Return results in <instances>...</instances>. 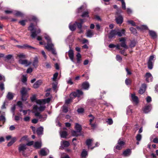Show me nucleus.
Segmentation results:
<instances>
[{
  "label": "nucleus",
  "instance_id": "1",
  "mask_svg": "<svg viewBox=\"0 0 158 158\" xmlns=\"http://www.w3.org/2000/svg\"><path fill=\"white\" fill-rule=\"evenodd\" d=\"M44 38L47 41V45L45 46V48L48 51H51L53 54L56 55V52L55 49L53 48L54 45L52 43L50 37L48 35L46 34L44 36Z\"/></svg>",
  "mask_w": 158,
  "mask_h": 158
},
{
  "label": "nucleus",
  "instance_id": "2",
  "mask_svg": "<svg viewBox=\"0 0 158 158\" xmlns=\"http://www.w3.org/2000/svg\"><path fill=\"white\" fill-rule=\"evenodd\" d=\"M83 94L82 91L80 90H77L76 91L71 93L70 95V98L65 101V103L69 104L73 98L76 97H79Z\"/></svg>",
  "mask_w": 158,
  "mask_h": 158
},
{
  "label": "nucleus",
  "instance_id": "3",
  "mask_svg": "<svg viewBox=\"0 0 158 158\" xmlns=\"http://www.w3.org/2000/svg\"><path fill=\"white\" fill-rule=\"evenodd\" d=\"M38 107L37 105H34L33 106V110L34 111L33 113H34L35 116L38 117L40 121L43 122L46 120L47 118V115L45 114L43 115H41L40 113L37 112Z\"/></svg>",
  "mask_w": 158,
  "mask_h": 158
},
{
  "label": "nucleus",
  "instance_id": "4",
  "mask_svg": "<svg viewBox=\"0 0 158 158\" xmlns=\"http://www.w3.org/2000/svg\"><path fill=\"white\" fill-rule=\"evenodd\" d=\"M34 29V25L32 23H31L28 27V30L31 32V36L32 38H35L38 34L40 33L41 32L40 29H38L36 31H33Z\"/></svg>",
  "mask_w": 158,
  "mask_h": 158
},
{
  "label": "nucleus",
  "instance_id": "5",
  "mask_svg": "<svg viewBox=\"0 0 158 158\" xmlns=\"http://www.w3.org/2000/svg\"><path fill=\"white\" fill-rule=\"evenodd\" d=\"M51 101V98H49L43 99H39L36 101V103L40 105L42 104H45L46 103H48Z\"/></svg>",
  "mask_w": 158,
  "mask_h": 158
},
{
  "label": "nucleus",
  "instance_id": "6",
  "mask_svg": "<svg viewBox=\"0 0 158 158\" xmlns=\"http://www.w3.org/2000/svg\"><path fill=\"white\" fill-rule=\"evenodd\" d=\"M19 63L21 64L24 65L25 66H27L31 64V62L28 61L26 59H20L19 60Z\"/></svg>",
  "mask_w": 158,
  "mask_h": 158
},
{
  "label": "nucleus",
  "instance_id": "7",
  "mask_svg": "<svg viewBox=\"0 0 158 158\" xmlns=\"http://www.w3.org/2000/svg\"><path fill=\"white\" fill-rule=\"evenodd\" d=\"M27 91L26 88L25 87H23L21 90L20 92L22 95V99L23 101H26V98L24 97L26 95Z\"/></svg>",
  "mask_w": 158,
  "mask_h": 158
},
{
  "label": "nucleus",
  "instance_id": "8",
  "mask_svg": "<svg viewBox=\"0 0 158 158\" xmlns=\"http://www.w3.org/2000/svg\"><path fill=\"white\" fill-rule=\"evenodd\" d=\"M88 117L90 118L89 119V124L93 128H95L96 127V124L95 123H92L94 120L95 117L91 114L89 115Z\"/></svg>",
  "mask_w": 158,
  "mask_h": 158
},
{
  "label": "nucleus",
  "instance_id": "9",
  "mask_svg": "<svg viewBox=\"0 0 158 158\" xmlns=\"http://www.w3.org/2000/svg\"><path fill=\"white\" fill-rule=\"evenodd\" d=\"M146 80L148 82H150L152 81L153 77L152 74L149 73H147L145 75Z\"/></svg>",
  "mask_w": 158,
  "mask_h": 158
},
{
  "label": "nucleus",
  "instance_id": "10",
  "mask_svg": "<svg viewBox=\"0 0 158 158\" xmlns=\"http://www.w3.org/2000/svg\"><path fill=\"white\" fill-rule=\"evenodd\" d=\"M80 23H78L76 22V26H77L78 28L80 30V31L79 32L80 33H82L83 32V31L81 30L82 24L83 23L84 21L83 19H81Z\"/></svg>",
  "mask_w": 158,
  "mask_h": 158
},
{
  "label": "nucleus",
  "instance_id": "11",
  "mask_svg": "<svg viewBox=\"0 0 158 158\" xmlns=\"http://www.w3.org/2000/svg\"><path fill=\"white\" fill-rule=\"evenodd\" d=\"M49 153V150L46 148L42 149L40 152V154L42 156H45L48 154Z\"/></svg>",
  "mask_w": 158,
  "mask_h": 158
},
{
  "label": "nucleus",
  "instance_id": "12",
  "mask_svg": "<svg viewBox=\"0 0 158 158\" xmlns=\"http://www.w3.org/2000/svg\"><path fill=\"white\" fill-rule=\"evenodd\" d=\"M93 139H87L86 141V145L88 146L89 148H90L91 149H93L95 147H91L92 146V143L93 141Z\"/></svg>",
  "mask_w": 158,
  "mask_h": 158
},
{
  "label": "nucleus",
  "instance_id": "13",
  "mask_svg": "<svg viewBox=\"0 0 158 158\" xmlns=\"http://www.w3.org/2000/svg\"><path fill=\"white\" fill-rule=\"evenodd\" d=\"M147 86L146 84H142L141 87L139 90V93L140 94H143L145 91Z\"/></svg>",
  "mask_w": 158,
  "mask_h": 158
},
{
  "label": "nucleus",
  "instance_id": "14",
  "mask_svg": "<svg viewBox=\"0 0 158 158\" xmlns=\"http://www.w3.org/2000/svg\"><path fill=\"white\" fill-rule=\"evenodd\" d=\"M152 109L151 105L146 106L143 109V111L145 113H147L150 112Z\"/></svg>",
  "mask_w": 158,
  "mask_h": 158
},
{
  "label": "nucleus",
  "instance_id": "15",
  "mask_svg": "<svg viewBox=\"0 0 158 158\" xmlns=\"http://www.w3.org/2000/svg\"><path fill=\"white\" fill-rule=\"evenodd\" d=\"M27 149L26 144H22L19 145L18 148V150L19 152L21 151L23 152Z\"/></svg>",
  "mask_w": 158,
  "mask_h": 158
},
{
  "label": "nucleus",
  "instance_id": "16",
  "mask_svg": "<svg viewBox=\"0 0 158 158\" xmlns=\"http://www.w3.org/2000/svg\"><path fill=\"white\" fill-rule=\"evenodd\" d=\"M60 144L61 146L60 147L64 148L67 147L69 146L70 145V143L68 141H64L61 142Z\"/></svg>",
  "mask_w": 158,
  "mask_h": 158
},
{
  "label": "nucleus",
  "instance_id": "17",
  "mask_svg": "<svg viewBox=\"0 0 158 158\" xmlns=\"http://www.w3.org/2000/svg\"><path fill=\"white\" fill-rule=\"evenodd\" d=\"M116 35H117L116 30H112L110 31L108 37L109 38L111 39Z\"/></svg>",
  "mask_w": 158,
  "mask_h": 158
},
{
  "label": "nucleus",
  "instance_id": "18",
  "mask_svg": "<svg viewBox=\"0 0 158 158\" xmlns=\"http://www.w3.org/2000/svg\"><path fill=\"white\" fill-rule=\"evenodd\" d=\"M131 98L133 102H135L136 104L138 103L139 102L138 98L135 95V94H131Z\"/></svg>",
  "mask_w": 158,
  "mask_h": 158
},
{
  "label": "nucleus",
  "instance_id": "19",
  "mask_svg": "<svg viewBox=\"0 0 158 158\" xmlns=\"http://www.w3.org/2000/svg\"><path fill=\"white\" fill-rule=\"evenodd\" d=\"M149 35L153 39H154L157 37L155 31L149 30Z\"/></svg>",
  "mask_w": 158,
  "mask_h": 158
},
{
  "label": "nucleus",
  "instance_id": "20",
  "mask_svg": "<svg viewBox=\"0 0 158 158\" xmlns=\"http://www.w3.org/2000/svg\"><path fill=\"white\" fill-rule=\"evenodd\" d=\"M89 85L88 82H83L82 85V88L85 89L87 90L88 89Z\"/></svg>",
  "mask_w": 158,
  "mask_h": 158
},
{
  "label": "nucleus",
  "instance_id": "21",
  "mask_svg": "<svg viewBox=\"0 0 158 158\" xmlns=\"http://www.w3.org/2000/svg\"><path fill=\"white\" fill-rule=\"evenodd\" d=\"M94 35V33L92 30H88L87 31L86 35L87 37L91 38Z\"/></svg>",
  "mask_w": 158,
  "mask_h": 158
},
{
  "label": "nucleus",
  "instance_id": "22",
  "mask_svg": "<svg viewBox=\"0 0 158 158\" xmlns=\"http://www.w3.org/2000/svg\"><path fill=\"white\" fill-rule=\"evenodd\" d=\"M131 149H128L123 152V154L125 156H129L131 154Z\"/></svg>",
  "mask_w": 158,
  "mask_h": 158
},
{
  "label": "nucleus",
  "instance_id": "23",
  "mask_svg": "<svg viewBox=\"0 0 158 158\" xmlns=\"http://www.w3.org/2000/svg\"><path fill=\"white\" fill-rule=\"evenodd\" d=\"M68 54L70 59L72 61H73L74 53L73 50H70L68 52Z\"/></svg>",
  "mask_w": 158,
  "mask_h": 158
},
{
  "label": "nucleus",
  "instance_id": "24",
  "mask_svg": "<svg viewBox=\"0 0 158 158\" xmlns=\"http://www.w3.org/2000/svg\"><path fill=\"white\" fill-rule=\"evenodd\" d=\"M44 128L42 127H40L39 128H38L36 132L38 135H42L43 134Z\"/></svg>",
  "mask_w": 158,
  "mask_h": 158
},
{
  "label": "nucleus",
  "instance_id": "25",
  "mask_svg": "<svg viewBox=\"0 0 158 158\" xmlns=\"http://www.w3.org/2000/svg\"><path fill=\"white\" fill-rule=\"evenodd\" d=\"M42 81L41 80H39L35 83L33 85V87L35 88H37L39 87V86L42 84Z\"/></svg>",
  "mask_w": 158,
  "mask_h": 158
},
{
  "label": "nucleus",
  "instance_id": "26",
  "mask_svg": "<svg viewBox=\"0 0 158 158\" xmlns=\"http://www.w3.org/2000/svg\"><path fill=\"white\" fill-rule=\"evenodd\" d=\"M123 18L122 16L120 15L116 18V20L118 24H121L123 22Z\"/></svg>",
  "mask_w": 158,
  "mask_h": 158
},
{
  "label": "nucleus",
  "instance_id": "27",
  "mask_svg": "<svg viewBox=\"0 0 158 158\" xmlns=\"http://www.w3.org/2000/svg\"><path fill=\"white\" fill-rule=\"evenodd\" d=\"M125 31L124 29H122L119 31L118 30H116L117 35L119 36H122L124 34Z\"/></svg>",
  "mask_w": 158,
  "mask_h": 158
},
{
  "label": "nucleus",
  "instance_id": "28",
  "mask_svg": "<svg viewBox=\"0 0 158 158\" xmlns=\"http://www.w3.org/2000/svg\"><path fill=\"white\" fill-rule=\"evenodd\" d=\"M14 14L16 16H20L22 17L24 15V14L21 12L15 10L13 12Z\"/></svg>",
  "mask_w": 158,
  "mask_h": 158
},
{
  "label": "nucleus",
  "instance_id": "29",
  "mask_svg": "<svg viewBox=\"0 0 158 158\" xmlns=\"http://www.w3.org/2000/svg\"><path fill=\"white\" fill-rule=\"evenodd\" d=\"M75 128L76 130L77 131L79 132H80L82 130L81 126L79 125L78 123H76Z\"/></svg>",
  "mask_w": 158,
  "mask_h": 158
},
{
  "label": "nucleus",
  "instance_id": "30",
  "mask_svg": "<svg viewBox=\"0 0 158 158\" xmlns=\"http://www.w3.org/2000/svg\"><path fill=\"white\" fill-rule=\"evenodd\" d=\"M76 22L73 24H72L71 23H70L69 25V27L70 29L72 31H74L76 29Z\"/></svg>",
  "mask_w": 158,
  "mask_h": 158
},
{
  "label": "nucleus",
  "instance_id": "31",
  "mask_svg": "<svg viewBox=\"0 0 158 158\" xmlns=\"http://www.w3.org/2000/svg\"><path fill=\"white\" fill-rule=\"evenodd\" d=\"M34 147L36 148H40L41 147V141L40 142H36L35 143Z\"/></svg>",
  "mask_w": 158,
  "mask_h": 158
},
{
  "label": "nucleus",
  "instance_id": "32",
  "mask_svg": "<svg viewBox=\"0 0 158 158\" xmlns=\"http://www.w3.org/2000/svg\"><path fill=\"white\" fill-rule=\"evenodd\" d=\"M60 136L61 138H65L67 135V132L65 131H63L60 133Z\"/></svg>",
  "mask_w": 158,
  "mask_h": 158
},
{
  "label": "nucleus",
  "instance_id": "33",
  "mask_svg": "<svg viewBox=\"0 0 158 158\" xmlns=\"http://www.w3.org/2000/svg\"><path fill=\"white\" fill-rule=\"evenodd\" d=\"M136 44V41L135 40H131V43L129 45V46L131 48H132L135 46Z\"/></svg>",
  "mask_w": 158,
  "mask_h": 158
},
{
  "label": "nucleus",
  "instance_id": "34",
  "mask_svg": "<svg viewBox=\"0 0 158 158\" xmlns=\"http://www.w3.org/2000/svg\"><path fill=\"white\" fill-rule=\"evenodd\" d=\"M17 57L19 58V60L23 59L26 58V55L23 53H20L17 55Z\"/></svg>",
  "mask_w": 158,
  "mask_h": 158
},
{
  "label": "nucleus",
  "instance_id": "35",
  "mask_svg": "<svg viewBox=\"0 0 158 158\" xmlns=\"http://www.w3.org/2000/svg\"><path fill=\"white\" fill-rule=\"evenodd\" d=\"M23 49L27 48L28 49H30L32 48L33 49H36L34 47H32L30 45H28L27 44H25L23 45Z\"/></svg>",
  "mask_w": 158,
  "mask_h": 158
},
{
  "label": "nucleus",
  "instance_id": "36",
  "mask_svg": "<svg viewBox=\"0 0 158 158\" xmlns=\"http://www.w3.org/2000/svg\"><path fill=\"white\" fill-rule=\"evenodd\" d=\"M132 113V110L131 109V106H128L127 109V114L128 115H130Z\"/></svg>",
  "mask_w": 158,
  "mask_h": 158
},
{
  "label": "nucleus",
  "instance_id": "37",
  "mask_svg": "<svg viewBox=\"0 0 158 158\" xmlns=\"http://www.w3.org/2000/svg\"><path fill=\"white\" fill-rule=\"evenodd\" d=\"M154 62L148 61V68L150 69H152L153 63Z\"/></svg>",
  "mask_w": 158,
  "mask_h": 158
},
{
  "label": "nucleus",
  "instance_id": "38",
  "mask_svg": "<svg viewBox=\"0 0 158 158\" xmlns=\"http://www.w3.org/2000/svg\"><path fill=\"white\" fill-rule=\"evenodd\" d=\"M7 98L10 100H11L13 98V95L12 93L9 92L7 95Z\"/></svg>",
  "mask_w": 158,
  "mask_h": 158
},
{
  "label": "nucleus",
  "instance_id": "39",
  "mask_svg": "<svg viewBox=\"0 0 158 158\" xmlns=\"http://www.w3.org/2000/svg\"><path fill=\"white\" fill-rule=\"evenodd\" d=\"M121 46L125 49H128V47L127 45L126 42H121L120 44Z\"/></svg>",
  "mask_w": 158,
  "mask_h": 158
},
{
  "label": "nucleus",
  "instance_id": "40",
  "mask_svg": "<svg viewBox=\"0 0 158 158\" xmlns=\"http://www.w3.org/2000/svg\"><path fill=\"white\" fill-rule=\"evenodd\" d=\"M38 63V60L37 57L35 58L33 63V65L35 67H36Z\"/></svg>",
  "mask_w": 158,
  "mask_h": 158
},
{
  "label": "nucleus",
  "instance_id": "41",
  "mask_svg": "<svg viewBox=\"0 0 158 158\" xmlns=\"http://www.w3.org/2000/svg\"><path fill=\"white\" fill-rule=\"evenodd\" d=\"M37 111L38 110L40 111H42L45 110V106H40V107L37 106Z\"/></svg>",
  "mask_w": 158,
  "mask_h": 158
},
{
  "label": "nucleus",
  "instance_id": "42",
  "mask_svg": "<svg viewBox=\"0 0 158 158\" xmlns=\"http://www.w3.org/2000/svg\"><path fill=\"white\" fill-rule=\"evenodd\" d=\"M87 155V152L85 150H83L81 153V156L82 157H86Z\"/></svg>",
  "mask_w": 158,
  "mask_h": 158
},
{
  "label": "nucleus",
  "instance_id": "43",
  "mask_svg": "<svg viewBox=\"0 0 158 158\" xmlns=\"http://www.w3.org/2000/svg\"><path fill=\"white\" fill-rule=\"evenodd\" d=\"M118 144L120 145L123 146L124 144V142L122 140L121 138H120L118 141Z\"/></svg>",
  "mask_w": 158,
  "mask_h": 158
},
{
  "label": "nucleus",
  "instance_id": "44",
  "mask_svg": "<svg viewBox=\"0 0 158 158\" xmlns=\"http://www.w3.org/2000/svg\"><path fill=\"white\" fill-rule=\"evenodd\" d=\"M88 14L89 12L87 11L84 12L81 15V16L82 17H88L89 16Z\"/></svg>",
  "mask_w": 158,
  "mask_h": 158
},
{
  "label": "nucleus",
  "instance_id": "45",
  "mask_svg": "<svg viewBox=\"0 0 158 158\" xmlns=\"http://www.w3.org/2000/svg\"><path fill=\"white\" fill-rule=\"evenodd\" d=\"M130 30L133 34H135L137 33L136 30L135 28L131 27L130 28Z\"/></svg>",
  "mask_w": 158,
  "mask_h": 158
},
{
  "label": "nucleus",
  "instance_id": "46",
  "mask_svg": "<svg viewBox=\"0 0 158 158\" xmlns=\"http://www.w3.org/2000/svg\"><path fill=\"white\" fill-rule=\"evenodd\" d=\"M136 139L138 141H140L142 139V135L139 134H138L136 137Z\"/></svg>",
  "mask_w": 158,
  "mask_h": 158
},
{
  "label": "nucleus",
  "instance_id": "47",
  "mask_svg": "<svg viewBox=\"0 0 158 158\" xmlns=\"http://www.w3.org/2000/svg\"><path fill=\"white\" fill-rule=\"evenodd\" d=\"M125 82L126 85H128L131 84V80L130 79L127 78L125 80Z\"/></svg>",
  "mask_w": 158,
  "mask_h": 158
},
{
  "label": "nucleus",
  "instance_id": "48",
  "mask_svg": "<svg viewBox=\"0 0 158 158\" xmlns=\"http://www.w3.org/2000/svg\"><path fill=\"white\" fill-rule=\"evenodd\" d=\"M116 59L119 62H121L122 60V58L120 56L118 55H116Z\"/></svg>",
  "mask_w": 158,
  "mask_h": 158
},
{
  "label": "nucleus",
  "instance_id": "49",
  "mask_svg": "<svg viewBox=\"0 0 158 158\" xmlns=\"http://www.w3.org/2000/svg\"><path fill=\"white\" fill-rule=\"evenodd\" d=\"M63 110L64 112L67 113L68 111L67 106L64 105L63 107Z\"/></svg>",
  "mask_w": 158,
  "mask_h": 158
},
{
  "label": "nucleus",
  "instance_id": "50",
  "mask_svg": "<svg viewBox=\"0 0 158 158\" xmlns=\"http://www.w3.org/2000/svg\"><path fill=\"white\" fill-rule=\"evenodd\" d=\"M122 4V8L123 9L125 10L126 9V4L124 0H121Z\"/></svg>",
  "mask_w": 158,
  "mask_h": 158
},
{
  "label": "nucleus",
  "instance_id": "51",
  "mask_svg": "<svg viewBox=\"0 0 158 158\" xmlns=\"http://www.w3.org/2000/svg\"><path fill=\"white\" fill-rule=\"evenodd\" d=\"M106 122L108 124L110 125L112 124L113 123V120L111 118L108 119L106 121Z\"/></svg>",
  "mask_w": 158,
  "mask_h": 158
},
{
  "label": "nucleus",
  "instance_id": "52",
  "mask_svg": "<svg viewBox=\"0 0 158 158\" xmlns=\"http://www.w3.org/2000/svg\"><path fill=\"white\" fill-rule=\"evenodd\" d=\"M58 73H55L53 77V81H55L58 76Z\"/></svg>",
  "mask_w": 158,
  "mask_h": 158
},
{
  "label": "nucleus",
  "instance_id": "53",
  "mask_svg": "<svg viewBox=\"0 0 158 158\" xmlns=\"http://www.w3.org/2000/svg\"><path fill=\"white\" fill-rule=\"evenodd\" d=\"M77 132H77V131H72V134L73 136H77L78 135Z\"/></svg>",
  "mask_w": 158,
  "mask_h": 158
},
{
  "label": "nucleus",
  "instance_id": "54",
  "mask_svg": "<svg viewBox=\"0 0 158 158\" xmlns=\"http://www.w3.org/2000/svg\"><path fill=\"white\" fill-rule=\"evenodd\" d=\"M6 119L5 116L3 115H1L0 116V121L4 122L5 121Z\"/></svg>",
  "mask_w": 158,
  "mask_h": 158
},
{
  "label": "nucleus",
  "instance_id": "55",
  "mask_svg": "<svg viewBox=\"0 0 158 158\" xmlns=\"http://www.w3.org/2000/svg\"><path fill=\"white\" fill-rule=\"evenodd\" d=\"M127 22L132 26H135V23L132 20H128L127 21Z\"/></svg>",
  "mask_w": 158,
  "mask_h": 158
},
{
  "label": "nucleus",
  "instance_id": "56",
  "mask_svg": "<svg viewBox=\"0 0 158 158\" xmlns=\"http://www.w3.org/2000/svg\"><path fill=\"white\" fill-rule=\"evenodd\" d=\"M155 56H154L152 55L151 56H150L149 60L148 61L150 62H154V60H153V59L154 58Z\"/></svg>",
  "mask_w": 158,
  "mask_h": 158
},
{
  "label": "nucleus",
  "instance_id": "57",
  "mask_svg": "<svg viewBox=\"0 0 158 158\" xmlns=\"http://www.w3.org/2000/svg\"><path fill=\"white\" fill-rule=\"evenodd\" d=\"M27 81V77H26V76L25 75H23V77L22 80V82L23 83H25Z\"/></svg>",
  "mask_w": 158,
  "mask_h": 158
},
{
  "label": "nucleus",
  "instance_id": "58",
  "mask_svg": "<svg viewBox=\"0 0 158 158\" xmlns=\"http://www.w3.org/2000/svg\"><path fill=\"white\" fill-rule=\"evenodd\" d=\"M45 67L47 69L51 68L50 64L48 62H46L45 63Z\"/></svg>",
  "mask_w": 158,
  "mask_h": 158
},
{
  "label": "nucleus",
  "instance_id": "59",
  "mask_svg": "<svg viewBox=\"0 0 158 158\" xmlns=\"http://www.w3.org/2000/svg\"><path fill=\"white\" fill-rule=\"evenodd\" d=\"M146 100L148 103L152 101L151 98L150 96H148L146 98Z\"/></svg>",
  "mask_w": 158,
  "mask_h": 158
},
{
  "label": "nucleus",
  "instance_id": "60",
  "mask_svg": "<svg viewBox=\"0 0 158 158\" xmlns=\"http://www.w3.org/2000/svg\"><path fill=\"white\" fill-rule=\"evenodd\" d=\"M26 20H22L19 22V23L23 26H24L25 25Z\"/></svg>",
  "mask_w": 158,
  "mask_h": 158
},
{
  "label": "nucleus",
  "instance_id": "61",
  "mask_svg": "<svg viewBox=\"0 0 158 158\" xmlns=\"http://www.w3.org/2000/svg\"><path fill=\"white\" fill-rule=\"evenodd\" d=\"M12 57V56L11 55H8L7 56H6L5 57V58L7 60H10L11 58Z\"/></svg>",
  "mask_w": 158,
  "mask_h": 158
},
{
  "label": "nucleus",
  "instance_id": "62",
  "mask_svg": "<svg viewBox=\"0 0 158 158\" xmlns=\"http://www.w3.org/2000/svg\"><path fill=\"white\" fill-rule=\"evenodd\" d=\"M68 84L72 85L73 84V82L72 81V79L71 78H69L68 81H67Z\"/></svg>",
  "mask_w": 158,
  "mask_h": 158
},
{
  "label": "nucleus",
  "instance_id": "63",
  "mask_svg": "<svg viewBox=\"0 0 158 158\" xmlns=\"http://www.w3.org/2000/svg\"><path fill=\"white\" fill-rule=\"evenodd\" d=\"M17 105L21 108H23V105L21 101H19L17 102Z\"/></svg>",
  "mask_w": 158,
  "mask_h": 158
},
{
  "label": "nucleus",
  "instance_id": "64",
  "mask_svg": "<svg viewBox=\"0 0 158 158\" xmlns=\"http://www.w3.org/2000/svg\"><path fill=\"white\" fill-rule=\"evenodd\" d=\"M122 146H122V145H119L118 144L116 146L115 148L117 150H121L122 148Z\"/></svg>",
  "mask_w": 158,
  "mask_h": 158
}]
</instances>
